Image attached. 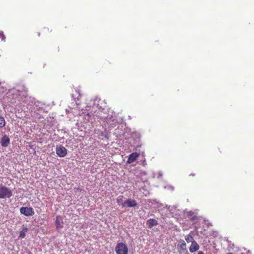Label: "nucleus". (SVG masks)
<instances>
[{
  "mask_svg": "<svg viewBox=\"0 0 254 254\" xmlns=\"http://www.w3.org/2000/svg\"><path fill=\"white\" fill-rule=\"evenodd\" d=\"M116 254H128V250L126 245L123 243H119L115 247Z\"/></svg>",
  "mask_w": 254,
  "mask_h": 254,
  "instance_id": "f257e3e1",
  "label": "nucleus"
},
{
  "mask_svg": "<svg viewBox=\"0 0 254 254\" xmlns=\"http://www.w3.org/2000/svg\"><path fill=\"white\" fill-rule=\"evenodd\" d=\"M12 195L11 190L8 188L2 185L0 186V198H9Z\"/></svg>",
  "mask_w": 254,
  "mask_h": 254,
  "instance_id": "f03ea898",
  "label": "nucleus"
},
{
  "mask_svg": "<svg viewBox=\"0 0 254 254\" xmlns=\"http://www.w3.org/2000/svg\"><path fill=\"white\" fill-rule=\"evenodd\" d=\"M21 214L26 216H32L34 214V211L32 207H22L20 209Z\"/></svg>",
  "mask_w": 254,
  "mask_h": 254,
  "instance_id": "7ed1b4c3",
  "label": "nucleus"
},
{
  "mask_svg": "<svg viewBox=\"0 0 254 254\" xmlns=\"http://www.w3.org/2000/svg\"><path fill=\"white\" fill-rule=\"evenodd\" d=\"M56 151L57 155L60 157H64L67 154L66 149L62 145H57Z\"/></svg>",
  "mask_w": 254,
  "mask_h": 254,
  "instance_id": "20e7f679",
  "label": "nucleus"
},
{
  "mask_svg": "<svg viewBox=\"0 0 254 254\" xmlns=\"http://www.w3.org/2000/svg\"><path fill=\"white\" fill-rule=\"evenodd\" d=\"M137 205V202L134 199H127L122 203V206L123 207H135Z\"/></svg>",
  "mask_w": 254,
  "mask_h": 254,
  "instance_id": "39448f33",
  "label": "nucleus"
},
{
  "mask_svg": "<svg viewBox=\"0 0 254 254\" xmlns=\"http://www.w3.org/2000/svg\"><path fill=\"white\" fill-rule=\"evenodd\" d=\"M179 248L178 252L180 254H183L187 250V245L183 240H180L178 244Z\"/></svg>",
  "mask_w": 254,
  "mask_h": 254,
  "instance_id": "423d86ee",
  "label": "nucleus"
},
{
  "mask_svg": "<svg viewBox=\"0 0 254 254\" xmlns=\"http://www.w3.org/2000/svg\"><path fill=\"white\" fill-rule=\"evenodd\" d=\"M139 156V154L138 153L133 152L131 153L128 156L127 163L128 164H131L134 162Z\"/></svg>",
  "mask_w": 254,
  "mask_h": 254,
  "instance_id": "0eeeda50",
  "label": "nucleus"
},
{
  "mask_svg": "<svg viewBox=\"0 0 254 254\" xmlns=\"http://www.w3.org/2000/svg\"><path fill=\"white\" fill-rule=\"evenodd\" d=\"M63 219L62 217L60 215L57 216L55 221L56 228L58 230L62 229L63 227Z\"/></svg>",
  "mask_w": 254,
  "mask_h": 254,
  "instance_id": "6e6552de",
  "label": "nucleus"
},
{
  "mask_svg": "<svg viewBox=\"0 0 254 254\" xmlns=\"http://www.w3.org/2000/svg\"><path fill=\"white\" fill-rule=\"evenodd\" d=\"M199 249V246L196 241L192 242V243L189 248L190 252L191 253H193Z\"/></svg>",
  "mask_w": 254,
  "mask_h": 254,
  "instance_id": "1a4fd4ad",
  "label": "nucleus"
},
{
  "mask_svg": "<svg viewBox=\"0 0 254 254\" xmlns=\"http://www.w3.org/2000/svg\"><path fill=\"white\" fill-rule=\"evenodd\" d=\"M10 139L6 135H4L1 139L0 144L3 147H7L9 144Z\"/></svg>",
  "mask_w": 254,
  "mask_h": 254,
  "instance_id": "9d476101",
  "label": "nucleus"
},
{
  "mask_svg": "<svg viewBox=\"0 0 254 254\" xmlns=\"http://www.w3.org/2000/svg\"><path fill=\"white\" fill-rule=\"evenodd\" d=\"M146 223L149 228H151L153 226H157L158 224V221L154 219H148Z\"/></svg>",
  "mask_w": 254,
  "mask_h": 254,
  "instance_id": "9b49d317",
  "label": "nucleus"
},
{
  "mask_svg": "<svg viewBox=\"0 0 254 254\" xmlns=\"http://www.w3.org/2000/svg\"><path fill=\"white\" fill-rule=\"evenodd\" d=\"M185 240L187 241V243L191 242L192 243V242H194L195 241L194 240V239L192 237V236L191 235H190V234L187 235L185 236Z\"/></svg>",
  "mask_w": 254,
  "mask_h": 254,
  "instance_id": "f8f14e48",
  "label": "nucleus"
},
{
  "mask_svg": "<svg viewBox=\"0 0 254 254\" xmlns=\"http://www.w3.org/2000/svg\"><path fill=\"white\" fill-rule=\"evenodd\" d=\"M5 122L4 119L2 117H0V127H3L5 126Z\"/></svg>",
  "mask_w": 254,
  "mask_h": 254,
  "instance_id": "ddd939ff",
  "label": "nucleus"
},
{
  "mask_svg": "<svg viewBox=\"0 0 254 254\" xmlns=\"http://www.w3.org/2000/svg\"><path fill=\"white\" fill-rule=\"evenodd\" d=\"M123 196L122 195H120L119 196L117 199V202L118 203V204H120L122 202H123Z\"/></svg>",
  "mask_w": 254,
  "mask_h": 254,
  "instance_id": "4468645a",
  "label": "nucleus"
},
{
  "mask_svg": "<svg viewBox=\"0 0 254 254\" xmlns=\"http://www.w3.org/2000/svg\"><path fill=\"white\" fill-rule=\"evenodd\" d=\"M25 232L24 231H21L19 233V237L20 238H23L25 237Z\"/></svg>",
  "mask_w": 254,
  "mask_h": 254,
  "instance_id": "2eb2a0df",
  "label": "nucleus"
},
{
  "mask_svg": "<svg viewBox=\"0 0 254 254\" xmlns=\"http://www.w3.org/2000/svg\"><path fill=\"white\" fill-rule=\"evenodd\" d=\"M0 38L2 41H5V37L2 31H0Z\"/></svg>",
  "mask_w": 254,
  "mask_h": 254,
  "instance_id": "dca6fc26",
  "label": "nucleus"
},
{
  "mask_svg": "<svg viewBox=\"0 0 254 254\" xmlns=\"http://www.w3.org/2000/svg\"><path fill=\"white\" fill-rule=\"evenodd\" d=\"M198 254H203V252H199L198 253Z\"/></svg>",
  "mask_w": 254,
  "mask_h": 254,
  "instance_id": "f3484780",
  "label": "nucleus"
},
{
  "mask_svg": "<svg viewBox=\"0 0 254 254\" xmlns=\"http://www.w3.org/2000/svg\"><path fill=\"white\" fill-rule=\"evenodd\" d=\"M227 254H233L231 253H228Z\"/></svg>",
  "mask_w": 254,
  "mask_h": 254,
  "instance_id": "a211bd4d",
  "label": "nucleus"
},
{
  "mask_svg": "<svg viewBox=\"0 0 254 254\" xmlns=\"http://www.w3.org/2000/svg\"><path fill=\"white\" fill-rule=\"evenodd\" d=\"M40 35V33H38V36H39Z\"/></svg>",
  "mask_w": 254,
  "mask_h": 254,
  "instance_id": "6ab92c4d",
  "label": "nucleus"
}]
</instances>
